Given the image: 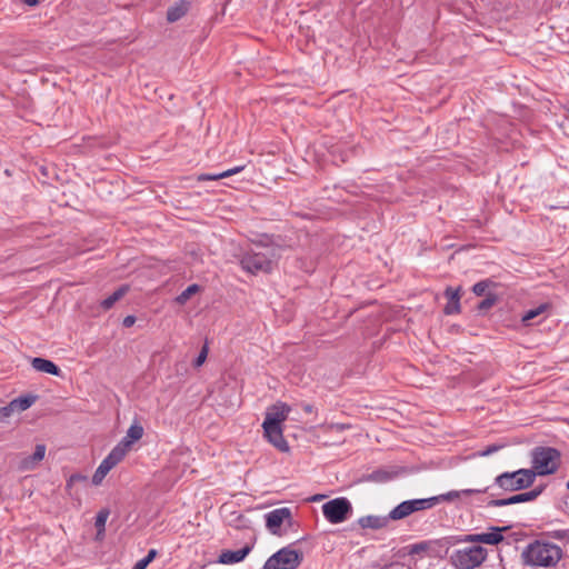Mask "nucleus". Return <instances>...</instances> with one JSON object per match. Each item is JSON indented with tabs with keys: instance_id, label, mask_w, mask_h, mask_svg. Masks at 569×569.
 Wrapping results in <instances>:
<instances>
[{
	"instance_id": "obj_1",
	"label": "nucleus",
	"mask_w": 569,
	"mask_h": 569,
	"mask_svg": "<svg viewBox=\"0 0 569 569\" xmlns=\"http://www.w3.org/2000/svg\"><path fill=\"white\" fill-rule=\"evenodd\" d=\"M521 557L527 566L553 568L562 559L563 551L556 543L535 540L523 549Z\"/></svg>"
},
{
	"instance_id": "obj_2",
	"label": "nucleus",
	"mask_w": 569,
	"mask_h": 569,
	"mask_svg": "<svg viewBox=\"0 0 569 569\" xmlns=\"http://www.w3.org/2000/svg\"><path fill=\"white\" fill-rule=\"evenodd\" d=\"M530 457V470L535 473V478L553 475L561 465V452L553 447L537 446L531 450Z\"/></svg>"
},
{
	"instance_id": "obj_3",
	"label": "nucleus",
	"mask_w": 569,
	"mask_h": 569,
	"mask_svg": "<svg viewBox=\"0 0 569 569\" xmlns=\"http://www.w3.org/2000/svg\"><path fill=\"white\" fill-rule=\"evenodd\" d=\"M488 558V550L473 545L453 550L449 556V562L456 569H476Z\"/></svg>"
},
{
	"instance_id": "obj_4",
	"label": "nucleus",
	"mask_w": 569,
	"mask_h": 569,
	"mask_svg": "<svg viewBox=\"0 0 569 569\" xmlns=\"http://www.w3.org/2000/svg\"><path fill=\"white\" fill-rule=\"evenodd\" d=\"M274 250L267 248L266 251H248L242 254L240 264L243 270L256 274L258 272L269 273L273 269Z\"/></svg>"
},
{
	"instance_id": "obj_5",
	"label": "nucleus",
	"mask_w": 569,
	"mask_h": 569,
	"mask_svg": "<svg viewBox=\"0 0 569 569\" xmlns=\"http://www.w3.org/2000/svg\"><path fill=\"white\" fill-rule=\"evenodd\" d=\"M535 480V473L530 469H519L497 476L495 485L505 491H519L531 487Z\"/></svg>"
},
{
	"instance_id": "obj_6",
	"label": "nucleus",
	"mask_w": 569,
	"mask_h": 569,
	"mask_svg": "<svg viewBox=\"0 0 569 569\" xmlns=\"http://www.w3.org/2000/svg\"><path fill=\"white\" fill-rule=\"evenodd\" d=\"M302 559L300 550L283 547L267 559L262 569H297Z\"/></svg>"
},
{
	"instance_id": "obj_7",
	"label": "nucleus",
	"mask_w": 569,
	"mask_h": 569,
	"mask_svg": "<svg viewBox=\"0 0 569 569\" xmlns=\"http://www.w3.org/2000/svg\"><path fill=\"white\" fill-rule=\"evenodd\" d=\"M438 498L411 499L399 503L389 512L390 520H401L413 512L433 508Z\"/></svg>"
},
{
	"instance_id": "obj_8",
	"label": "nucleus",
	"mask_w": 569,
	"mask_h": 569,
	"mask_svg": "<svg viewBox=\"0 0 569 569\" xmlns=\"http://www.w3.org/2000/svg\"><path fill=\"white\" fill-rule=\"evenodd\" d=\"M322 512L329 522L340 523L348 519L352 506L347 498H336L322 506Z\"/></svg>"
},
{
	"instance_id": "obj_9",
	"label": "nucleus",
	"mask_w": 569,
	"mask_h": 569,
	"mask_svg": "<svg viewBox=\"0 0 569 569\" xmlns=\"http://www.w3.org/2000/svg\"><path fill=\"white\" fill-rule=\"evenodd\" d=\"M509 527H490L489 532L468 533L456 538L455 543H486L496 546L503 540L502 532Z\"/></svg>"
},
{
	"instance_id": "obj_10",
	"label": "nucleus",
	"mask_w": 569,
	"mask_h": 569,
	"mask_svg": "<svg viewBox=\"0 0 569 569\" xmlns=\"http://www.w3.org/2000/svg\"><path fill=\"white\" fill-rule=\"evenodd\" d=\"M123 458L122 447H114L94 471L92 476V482L94 485H100L108 472L120 461H122Z\"/></svg>"
},
{
	"instance_id": "obj_11",
	"label": "nucleus",
	"mask_w": 569,
	"mask_h": 569,
	"mask_svg": "<svg viewBox=\"0 0 569 569\" xmlns=\"http://www.w3.org/2000/svg\"><path fill=\"white\" fill-rule=\"evenodd\" d=\"M543 489H545V487L541 486V487H537L528 492L518 493V495L511 496L509 498L492 499L488 502V507H505V506H509V505L533 501L541 495Z\"/></svg>"
},
{
	"instance_id": "obj_12",
	"label": "nucleus",
	"mask_w": 569,
	"mask_h": 569,
	"mask_svg": "<svg viewBox=\"0 0 569 569\" xmlns=\"http://www.w3.org/2000/svg\"><path fill=\"white\" fill-rule=\"evenodd\" d=\"M262 428L264 437L271 445L282 452H287L289 450V445L283 437V430L280 425L263 421Z\"/></svg>"
},
{
	"instance_id": "obj_13",
	"label": "nucleus",
	"mask_w": 569,
	"mask_h": 569,
	"mask_svg": "<svg viewBox=\"0 0 569 569\" xmlns=\"http://www.w3.org/2000/svg\"><path fill=\"white\" fill-rule=\"evenodd\" d=\"M291 521V511L287 507L274 509L266 515V526L273 535H280L281 525Z\"/></svg>"
},
{
	"instance_id": "obj_14",
	"label": "nucleus",
	"mask_w": 569,
	"mask_h": 569,
	"mask_svg": "<svg viewBox=\"0 0 569 569\" xmlns=\"http://www.w3.org/2000/svg\"><path fill=\"white\" fill-rule=\"evenodd\" d=\"M290 411L291 407L289 405L278 401L268 409L264 422H273L274 425L281 426L282 422L287 420Z\"/></svg>"
},
{
	"instance_id": "obj_15",
	"label": "nucleus",
	"mask_w": 569,
	"mask_h": 569,
	"mask_svg": "<svg viewBox=\"0 0 569 569\" xmlns=\"http://www.w3.org/2000/svg\"><path fill=\"white\" fill-rule=\"evenodd\" d=\"M143 427L139 422H134L130 426V428L127 431V435L121 439V441L116 447H122L123 449V457L128 453V451L131 448V445L134 441H138L143 436Z\"/></svg>"
},
{
	"instance_id": "obj_16",
	"label": "nucleus",
	"mask_w": 569,
	"mask_h": 569,
	"mask_svg": "<svg viewBox=\"0 0 569 569\" xmlns=\"http://www.w3.org/2000/svg\"><path fill=\"white\" fill-rule=\"evenodd\" d=\"M252 550L251 545H246L239 550H222L218 562L222 565H232L242 561Z\"/></svg>"
},
{
	"instance_id": "obj_17",
	"label": "nucleus",
	"mask_w": 569,
	"mask_h": 569,
	"mask_svg": "<svg viewBox=\"0 0 569 569\" xmlns=\"http://www.w3.org/2000/svg\"><path fill=\"white\" fill-rule=\"evenodd\" d=\"M445 297L448 299L443 312L446 315H455L460 312V288L447 287Z\"/></svg>"
},
{
	"instance_id": "obj_18",
	"label": "nucleus",
	"mask_w": 569,
	"mask_h": 569,
	"mask_svg": "<svg viewBox=\"0 0 569 569\" xmlns=\"http://www.w3.org/2000/svg\"><path fill=\"white\" fill-rule=\"evenodd\" d=\"M32 368L40 372H46L52 376H60V368L51 360L36 357L31 360Z\"/></svg>"
},
{
	"instance_id": "obj_19",
	"label": "nucleus",
	"mask_w": 569,
	"mask_h": 569,
	"mask_svg": "<svg viewBox=\"0 0 569 569\" xmlns=\"http://www.w3.org/2000/svg\"><path fill=\"white\" fill-rule=\"evenodd\" d=\"M44 455H46V446L37 445L34 452L31 456H28L22 459V461L20 463V469H22V470L33 469L44 458Z\"/></svg>"
},
{
	"instance_id": "obj_20",
	"label": "nucleus",
	"mask_w": 569,
	"mask_h": 569,
	"mask_svg": "<svg viewBox=\"0 0 569 569\" xmlns=\"http://www.w3.org/2000/svg\"><path fill=\"white\" fill-rule=\"evenodd\" d=\"M487 491H488V487L478 488V489L452 490V491H449V492L440 495V496H435L433 498H438V503H439L440 501H452L455 499L460 498L461 496L485 493Z\"/></svg>"
},
{
	"instance_id": "obj_21",
	"label": "nucleus",
	"mask_w": 569,
	"mask_h": 569,
	"mask_svg": "<svg viewBox=\"0 0 569 569\" xmlns=\"http://www.w3.org/2000/svg\"><path fill=\"white\" fill-rule=\"evenodd\" d=\"M189 8L190 3L186 0H180L179 2H176L173 6L168 8L167 20L169 22H176L180 20L189 11Z\"/></svg>"
},
{
	"instance_id": "obj_22",
	"label": "nucleus",
	"mask_w": 569,
	"mask_h": 569,
	"mask_svg": "<svg viewBox=\"0 0 569 569\" xmlns=\"http://www.w3.org/2000/svg\"><path fill=\"white\" fill-rule=\"evenodd\" d=\"M390 518L388 517H380V516H365L361 517L358 520V523L361 528H370V529H381L386 527L389 522Z\"/></svg>"
},
{
	"instance_id": "obj_23",
	"label": "nucleus",
	"mask_w": 569,
	"mask_h": 569,
	"mask_svg": "<svg viewBox=\"0 0 569 569\" xmlns=\"http://www.w3.org/2000/svg\"><path fill=\"white\" fill-rule=\"evenodd\" d=\"M128 286L119 287L113 293H111L109 297H107L100 302V307L103 310L111 309L114 306V303L119 301L128 292Z\"/></svg>"
},
{
	"instance_id": "obj_24",
	"label": "nucleus",
	"mask_w": 569,
	"mask_h": 569,
	"mask_svg": "<svg viewBox=\"0 0 569 569\" xmlns=\"http://www.w3.org/2000/svg\"><path fill=\"white\" fill-rule=\"evenodd\" d=\"M34 395H22L10 401L14 411H24L30 408L37 400Z\"/></svg>"
},
{
	"instance_id": "obj_25",
	"label": "nucleus",
	"mask_w": 569,
	"mask_h": 569,
	"mask_svg": "<svg viewBox=\"0 0 569 569\" xmlns=\"http://www.w3.org/2000/svg\"><path fill=\"white\" fill-rule=\"evenodd\" d=\"M243 166H238V167H234L232 169H228L223 172H220V173H202L198 177V180L199 181H212V180H219V179H222V178H226V177H230L232 174H236L238 172H240L241 170H243Z\"/></svg>"
},
{
	"instance_id": "obj_26",
	"label": "nucleus",
	"mask_w": 569,
	"mask_h": 569,
	"mask_svg": "<svg viewBox=\"0 0 569 569\" xmlns=\"http://www.w3.org/2000/svg\"><path fill=\"white\" fill-rule=\"evenodd\" d=\"M548 308L547 303H541L537 308L530 309L527 312H525L521 317V321L525 325H530V321L543 313Z\"/></svg>"
},
{
	"instance_id": "obj_27",
	"label": "nucleus",
	"mask_w": 569,
	"mask_h": 569,
	"mask_svg": "<svg viewBox=\"0 0 569 569\" xmlns=\"http://www.w3.org/2000/svg\"><path fill=\"white\" fill-rule=\"evenodd\" d=\"M200 290V287L196 283L188 286L179 296H177L176 301L179 305H184L192 295L197 293Z\"/></svg>"
},
{
	"instance_id": "obj_28",
	"label": "nucleus",
	"mask_w": 569,
	"mask_h": 569,
	"mask_svg": "<svg viewBox=\"0 0 569 569\" xmlns=\"http://www.w3.org/2000/svg\"><path fill=\"white\" fill-rule=\"evenodd\" d=\"M497 300H498V298H497L496 293H492V292L488 293L486 296V298L478 303V306H477L478 311L485 312V311L489 310L490 308H492L496 305Z\"/></svg>"
},
{
	"instance_id": "obj_29",
	"label": "nucleus",
	"mask_w": 569,
	"mask_h": 569,
	"mask_svg": "<svg viewBox=\"0 0 569 569\" xmlns=\"http://www.w3.org/2000/svg\"><path fill=\"white\" fill-rule=\"evenodd\" d=\"M492 284V281L491 280H481L477 283L473 284L472 287V292L478 296V297H481L486 293L487 289Z\"/></svg>"
},
{
	"instance_id": "obj_30",
	"label": "nucleus",
	"mask_w": 569,
	"mask_h": 569,
	"mask_svg": "<svg viewBox=\"0 0 569 569\" xmlns=\"http://www.w3.org/2000/svg\"><path fill=\"white\" fill-rule=\"evenodd\" d=\"M109 515L110 511L108 509H101L96 516L94 527L97 529H106V522Z\"/></svg>"
},
{
	"instance_id": "obj_31",
	"label": "nucleus",
	"mask_w": 569,
	"mask_h": 569,
	"mask_svg": "<svg viewBox=\"0 0 569 569\" xmlns=\"http://www.w3.org/2000/svg\"><path fill=\"white\" fill-rule=\"evenodd\" d=\"M157 551L154 549L149 550L148 555L136 562L133 569H146L147 566L154 559Z\"/></svg>"
},
{
	"instance_id": "obj_32",
	"label": "nucleus",
	"mask_w": 569,
	"mask_h": 569,
	"mask_svg": "<svg viewBox=\"0 0 569 569\" xmlns=\"http://www.w3.org/2000/svg\"><path fill=\"white\" fill-rule=\"evenodd\" d=\"M408 548H409V550H408L409 555H418V553L425 552L429 549V542L421 541L418 543H413V545L409 546Z\"/></svg>"
},
{
	"instance_id": "obj_33",
	"label": "nucleus",
	"mask_w": 569,
	"mask_h": 569,
	"mask_svg": "<svg viewBox=\"0 0 569 569\" xmlns=\"http://www.w3.org/2000/svg\"><path fill=\"white\" fill-rule=\"evenodd\" d=\"M545 535L548 536L549 538H553V539H557V540H567V539H569V530H566V529H558V530L547 531Z\"/></svg>"
},
{
	"instance_id": "obj_34",
	"label": "nucleus",
	"mask_w": 569,
	"mask_h": 569,
	"mask_svg": "<svg viewBox=\"0 0 569 569\" xmlns=\"http://www.w3.org/2000/svg\"><path fill=\"white\" fill-rule=\"evenodd\" d=\"M208 351H209L208 345L204 343V346L201 348L198 357L193 361V367L194 368H199V367H201L204 363V361L207 359V356H208Z\"/></svg>"
},
{
	"instance_id": "obj_35",
	"label": "nucleus",
	"mask_w": 569,
	"mask_h": 569,
	"mask_svg": "<svg viewBox=\"0 0 569 569\" xmlns=\"http://www.w3.org/2000/svg\"><path fill=\"white\" fill-rule=\"evenodd\" d=\"M326 431H345L347 429H350L351 426L349 423H338V422H331L322 426Z\"/></svg>"
},
{
	"instance_id": "obj_36",
	"label": "nucleus",
	"mask_w": 569,
	"mask_h": 569,
	"mask_svg": "<svg viewBox=\"0 0 569 569\" xmlns=\"http://www.w3.org/2000/svg\"><path fill=\"white\" fill-rule=\"evenodd\" d=\"M14 412L11 403L9 402L4 407H0V422H6Z\"/></svg>"
},
{
	"instance_id": "obj_37",
	"label": "nucleus",
	"mask_w": 569,
	"mask_h": 569,
	"mask_svg": "<svg viewBox=\"0 0 569 569\" xmlns=\"http://www.w3.org/2000/svg\"><path fill=\"white\" fill-rule=\"evenodd\" d=\"M370 478L376 481H387L391 477L387 471L383 470H376L371 473Z\"/></svg>"
},
{
	"instance_id": "obj_38",
	"label": "nucleus",
	"mask_w": 569,
	"mask_h": 569,
	"mask_svg": "<svg viewBox=\"0 0 569 569\" xmlns=\"http://www.w3.org/2000/svg\"><path fill=\"white\" fill-rule=\"evenodd\" d=\"M503 446L501 445H490L488 447H486L479 455L481 457H488L495 452H497L498 450H500Z\"/></svg>"
},
{
	"instance_id": "obj_39",
	"label": "nucleus",
	"mask_w": 569,
	"mask_h": 569,
	"mask_svg": "<svg viewBox=\"0 0 569 569\" xmlns=\"http://www.w3.org/2000/svg\"><path fill=\"white\" fill-rule=\"evenodd\" d=\"M136 322V317L134 316H127L124 317L123 321H122V325L123 327L126 328H130L134 325Z\"/></svg>"
},
{
	"instance_id": "obj_40",
	"label": "nucleus",
	"mask_w": 569,
	"mask_h": 569,
	"mask_svg": "<svg viewBox=\"0 0 569 569\" xmlns=\"http://www.w3.org/2000/svg\"><path fill=\"white\" fill-rule=\"evenodd\" d=\"M301 407L306 413H312L315 410V407L311 403H302Z\"/></svg>"
},
{
	"instance_id": "obj_41",
	"label": "nucleus",
	"mask_w": 569,
	"mask_h": 569,
	"mask_svg": "<svg viewBox=\"0 0 569 569\" xmlns=\"http://www.w3.org/2000/svg\"><path fill=\"white\" fill-rule=\"evenodd\" d=\"M104 531L106 529H97V536H96V539L97 540H102L103 537H104Z\"/></svg>"
},
{
	"instance_id": "obj_42",
	"label": "nucleus",
	"mask_w": 569,
	"mask_h": 569,
	"mask_svg": "<svg viewBox=\"0 0 569 569\" xmlns=\"http://www.w3.org/2000/svg\"><path fill=\"white\" fill-rule=\"evenodd\" d=\"M82 477L81 476H78V475H73L70 477L69 481H68V487L71 486V482L74 481V480H81Z\"/></svg>"
},
{
	"instance_id": "obj_43",
	"label": "nucleus",
	"mask_w": 569,
	"mask_h": 569,
	"mask_svg": "<svg viewBox=\"0 0 569 569\" xmlns=\"http://www.w3.org/2000/svg\"><path fill=\"white\" fill-rule=\"evenodd\" d=\"M22 2L28 6H36L39 0H22Z\"/></svg>"
},
{
	"instance_id": "obj_44",
	"label": "nucleus",
	"mask_w": 569,
	"mask_h": 569,
	"mask_svg": "<svg viewBox=\"0 0 569 569\" xmlns=\"http://www.w3.org/2000/svg\"><path fill=\"white\" fill-rule=\"evenodd\" d=\"M566 488H567V490H569V480L566 483Z\"/></svg>"
}]
</instances>
